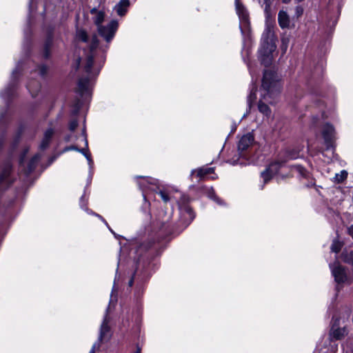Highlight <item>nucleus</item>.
Wrapping results in <instances>:
<instances>
[{"mask_svg":"<svg viewBox=\"0 0 353 353\" xmlns=\"http://www.w3.org/2000/svg\"><path fill=\"white\" fill-rule=\"evenodd\" d=\"M256 99V95L254 92H252L249 97V102L251 103V101L254 100Z\"/></svg>","mask_w":353,"mask_h":353,"instance_id":"31","label":"nucleus"},{"mask_svg":"<svg viewBox=\"0 0 353 353\" xmlns=\"http://www.w3.org/2000/svg\"><path fill=\"white\" fill-rule=\"evenodd\" d=\"M261 41V46L259 50V58L261 63L268 66L272 63V52L276 49L273 33L269 28L263 32Z\"/></svg>","mask_w":353,"mask_h":353,"instance_id":"2","label":"nucleus"},{"mask_svg":"<svg viewBox=\"0 0 353 353\" xmlns=\"http://www.w3.org/2000/svg\"><path fill=\"white\" fill-rule=\"evenodd\" d=\"M288 42H289L288 38L282 39V45H283L282 48H283V51L286 50V49L288 48Z\"/></svg>","mask_w":353,"mask_h":353,"instance_id":"27","label":"nucleus"},{"mask_svg":"<svg viewBox=\"0 0 353 353\" xmlns=\"http://www.w3.org/2000/svg\"><path fill=\"white\" fill-rule=\"evenodd\" d=\"M119 23L116 20L111 21L107 26L97 27V30L101 37L104 38L107 42H110L118 29Z\"/></svg>","mask_w":353,"mask_h":353,"instance_id":"3","label":"nucleus"},{"mask_svg":"<svg viewBox=\"0 0 353 353\" xmlns=\"http://www.w3.org/2000/svg\"><path fill=\"white\" fill-rule=\"evenodd\" d=\"M100 346L99 344H97V343H94L92 347V349L90 350V352L89 353H95V349L96 348H99Z\"/></svg>","mask_w":353,"mask_h":353,"instance_id":"29","label":"nucleus"},{"mask_svg":"<svg viewBox=\"0 0 353 353\" xmlns=\"http://www.w3.org/2000/svg\"><path fill=\"white\" fill-rule=\"evenodd\" d=\"M347 334V332L345 327H339L337 320H336L332 325L330 336L334 339L339 340L343 338Z\"/></svg>","mask_w":353,"mask_h":353,"instance_id":"8","label":"nucleus"},{"mask_svg":"<svg viewBox=\"0 0 353 353\" xmlns=\"http://www.w3.org/2000/svg\"><path fill=\"white\" fill-rule=\"evenodd\" d=\"M81 59L78 60V64H80Z\"/></svg>","mask_w":353,"mask_h":353,"instance_id":"43","label":"nucleus"},{"mask_svg":"<svg viewBox=\"0 0 353 353\" xmlns=\"http://www.w3.org/2000/svg\"><path fill=\"white\" fill-rule=\"evenodd\" d=\"M348 233L352 237L353 239V225H351L349 228H348Z\"/></svg>","mask_w":353,"mask_h":353,"instance_id":"33","label":"nucleus"},{"mask_svg":"<svg viewBox=\"0 0 353 353\" xmlns=\"http://www.w3.org/2000/svg\"><path fill=\"white\" fill-rule=\"evenodd\" d=\"M322 134L325 142L327 144V147H331L334 138V129L333 126L328 123L325 124L323 127Z\"/></svg>","mask_w":353,"mask_h":353,"instance_id":"5","label":"nucleus"},{"mask_svg":"<svg viewBox=\"0 0 353 353\" xmlns=\"http://www.w3.org/2000/svg\"><path fill=\"white\" fill-rule=\"evenodd\" d=\"M279 24L281 28H288L290 25V18L286 12L281 10L278 14Z\"/></svg>","mask_w":353,"mask_h":353,"instance_id":"12","label":"nucleus"},{"mask_svg":"<svg viewBox=\"0 0 353 353\" xmlns=\"http://www.w3.org/2000/svg\"><path fill=\"white\" fill-rule=\"evenodd\" d=\"M265 12H268V10L270 9V3L268 2V0H265Z\"/></svg>","mask_w":353,"mask_h":353,"instance_id":"32","label":"nucleus"},{"mask_svg":"<svg viewBox=\"0 0 353 353\" xmlns=\"http://www.w3.org/2000/svg\"><path fill=\"white\" fill-rule=\"evenodd\" d=\"M236 8L239 15V17L245 23H247L248 17V13L244 9L243 6L239 2L238 0H236Z\"/></svg>","mask_w":353,"mask_h":353,"instance_id":"15","label":"nucleus"},{"mask_svg":"<svg viewBox=\"0 0 353 353\" xmlns=\"http://www.w3.org/2000/svg\"><path fill=\"white\" fill-rule=\"evenodd\" d=\"M213 168H201L196 170H194L192 174H196V176L199 178H202L204 176L213 172Z\"/></svg>","mask_w":353,"mask_h":353,"instance_id":"16","label":"nucleus"},{"mask_svg":"<svg viewBox=\"0 0 353 353\" xmlns=\"http://www.w3.org/2000/svg\"><path fill=\"white\" fill-rule=\"evenodd\" d=\"M159 194L164 202H168L170 200L168 195L165 192L161 191Z\"/></svg>","mask_w":353,"mask_h":353,"instance_id":"26","label":"nucleus"},{"mask_svg":"<svg viewBox=\"0 0 353 353\" xmlns=\"http://www.w3.org/2000/svg\"><path fill=\"white\" fill-rule=\"evenodd\" d=\"M132 283H133V280L131 279L130 281H129V285L130 286H132Z\"/></svg>","mask_w":353,"mask_h":353,"instance_id":"37","label":"nucleus"},{"mask_svg":"<svg viewBox=\"0 0 353 353\" xmlns=\"http://www.w3.org/2000/svg\"><path fill=\"white\" fill-rule=\"evenodd\" d=\"M135 353H141V350L140 349H138Z\"/></svg>","mask_w":353,"mask_h":353,"instance_id":"40","label":"nucleus"},{"mask_svg":"<svg viewBox=\"0 0 353 353\" xmlns=\"http://www.w3.org/2000/svg\"><path fill=\"white\" fill-rule=\"evenodd\" d=\"M347 176V172L345 170H342L340 173H337L335 175V181L337 183L342 182Z\"/></svg>","mask_w":353,"mask_h":353,"instance_id":"22","label":"nucleus"},{"mask_svg":"<svg viewBox=\"0 0 353 353\" xmlns=\"http://www.w3.org/2000/svg\"><path fill=\"white\" fill-rule=\"evenodd\" d=\"M9 173H10V171L8 169L6 170L3 172V174H2V177L3 178H6L7 176L9 175Z\"/></svg>","mask_w":353,"mask_h":353,"instance_id":"34","label":"nucleus"},{"mask_svg":"<svg viewBox=\"0 0 353 353\" xmlns=\"http://www.w3.org/2000/svg\"><path fill=\"white\" fill-rule=\"evenodd\" d=\"M98 45V39L96 35H94L89 48V52L88 53L86 52V57L83 61L85 70L89 75H92V74H91L90 69L93 63L92 59L94 54V50L97 48Z\"/></svg>","mask_w":353,"mask_h":353,"instance_id":"4","label":"nucleus"},{"mask_svg":"<svg viewBox=\"0 0 353 353\" xmlns=\"http://www.w3.org/2000/svg\"><path fill=\"white\" fill-rule=\"evenodd\" d=\"M77 125H78V123H77V120L71 121L70 123V125H69L70 130L71 131H74L76 129V128L77 127Z\"/></svg>","mask_w":353,"mask_h":353,"instance_id":"25","label":"nucleus"},{"mask_svg":"<svg viewBox=\"0 0 353 353\" xmlns=\"http://www.w3.org/2000/svg\"><path fill=\"white\" fill-rule=\"evenodd\" d=\"M89 79L81 78L79 79L77 85V90L81 94H83L88 92L89 89Z\"/></svg>","mask_w":353,"mask_h":353,"instance_id":"13","label":"nucleus"},{"mask_svg":"<svg viewBox=\"0 0 353 353\" xmlns=\"http://www.w3.org/2000/svg\"><path fill=\"white\" fill-rule=\"evenodd\" d=\"M109 321V319L108 317V315L106 314L105 316L104 317L103 321L100 328L99 340L101 342L103 341L108 340L110 338V327L108 325Z\"/></svg>","mask_w":353,"mask_h":353,"instance_id":"7","label":"nucleus"},{"mask_svg":"<svg viewBox=\"0 0 353 353\" xmlns=\"http://www.w3.org/2000/svg\"><path fill=\"white\" fill-rule=\"evenodd\" d=\"M129 6V0H120V1L114 6V10L118 15L123 17L127 12Z\"/></svg>","mask_w":353,"mask_h":353,"instance_id":"10","label":"nucleus"},{"mask_svg":"<svg viewBox=\"0 0 353 353\" xmlns=\"http://www.w3.org/2000/svg\"><path fill=\"white\" fill-rule=\"evenodd\" d=\"M341 259L344 262L353 265V251H343L341 254Z\"/></svg>","mask_w":353,"mask_h":353,"instance_id":"17","label":"nucleus"},{"mask_svg":"<svg viewBox=\"0 0 353 353\" xmlns=\"http://www.w3.org/2000/svg\"><path fill=\"white\" fill-rule=\"evenodd\" d=\"M332 272L336 283H341L347 281L345 269L339 264H336L332 268Z\"/></svg>","mask_w":353,"mask_h":353,"instance_id":"6","label":"nucleus"},{"mask_svg":"<svg viewBox=\"0 0 353 353\" xmlns=\"http://www.w3.org/2000/svg\"><path fill=\"white\" fill-rule=\"evenodd\" d=\"M254 141V137L251 134L243 135L240 139L238 145V149L242 153L251 146Z\"/></svg>","mask_w":353,"mask_h":353,"instance_id":"9","label":"nucleus"},{"mask_svg":"<svg viewBox=\"0 0 353 353\" xmlns=\"http://www.w3.org/2000/svg\"><path fill=\"white\" fill-rule=\"evenodd\" d=\"M79 150L77 148V147H76V146H72V147H71V148H69L65 149V150L66 151V150Z\"/></svg>","mask_w":353,"mask_h":353,"instance_id":"35","label":"nucleus"},{"mask_svg":"<svg viewBox=\"0 0 353 353\" xmlns=\"http://www.w3.org/2000/svg\"><path fill=\"white\" fill-rule=\"evenodd\" d=\"M46 71H47V68L44 65H41L38 68L39 73L42 76H43L46 73Z\"/></svg>","mask_w":353,"mask_h":353,"instance_id":"28","label":"nucleus"},{"mask_svg":"<svg viewBox=\"0 0 353 353\" xmlns=\"http://www.w3.org/2000/svg\"><path fill=\"white\" fill-rule=\"evenodd\" d=\"M77 37L79 40H81L83 42L88 41V35L85 30H78L77 32Z\"/></svg>","mask_w":353,"mask_h":353,"instance_id":"21","label":"nucleus"},{"mask_svg":"<svg viewBox=\"0 0 353 353\" xmlns=\"http://www.w3.org/2000/svg\"><path fill=\"white\" fill-rule=\"evenodd\" d=\"M282 163H283V162L275 161L271 163L268 168V169L269 172H270L272 174L274 175L279 172V170L281 168Z\"/></svg>","mask_w":353,"mask_h":353,"instance_id":"18","label":"nucleus"},{"mask_svg":"<svg viewBox=\"0 0 353 353\" xmlns=\"http://www.w3.org/2000/svg\"><path fill=\"white\" fill-rule=\"evenodd\" d=\"M45 57H48V52L47 51V50H46V52H45Z\"/></svg>","mask_w":353,"mask_h":353,"instance_id":"38","label":"nucleus"},{"mask_svg":"<svg viewBox=\"0 0 353 353\" xmlns=\"http://www.w3.org/2000/svg\"><path fill=\"white\" fill-rule=\"evenodd\" d=\"M84 140H85V146H86V148H88V141H87L86 137L84 138Z\"/></svg>","mask_w":353,"mask_h":353,"instance_id":"36","label":"nucleus"},{"mask_svg":"<svg viewBox=\"0 0 353 353\" xmlns=\"http://www.w3.org/2000/svg\"><path fill=\"white\" fill-rule=\"evenodd\" d=\"M137 178L141 179V181H139L138 183H139V185L141 188H146L145 182H147L148 183H153L154 180L152 179H149V178L143 177V176H138Z\"/></svg>","mask_w":353,"mask_h":353,"instance_id":"23","label":"nucleus"},{"mask_svg":"<svg viewBox=\"0 0 353 353\" xmlns=\"http://www.w3.org/2000/svg\"><path fill=\"white\" fill-rule=\"evenodd\" d=\"M79 152H81V153H83V154L85 156V157H86L88 160H90V156H89V154L87 153V152H86V150H85V149H81V150H79Z\"/></svg>","mask_w":353,"mask_h":353,"instance_id":"30","label":"nucleus"},{"mask_svg":"<svg viewBox=\"0 0 353 353\" xmlns=\"http://www.w3.org/2000/svg\"><path fill=\"white\" fill-rule=\"evenodd\" d=\"M39 154H36L32 157L31 161L30 162L29 171H31L34 168V163L39 159Z\"/></svg>","mask_w":353,"mask_h":353,"instance_id":"24","label":"nucleus"},{"mask_svg":"<svg viewBox=\"0 0 353 353\" xmlns=\"http://www.w3.org/2000/svg\"><path fill=\"white\" fill-rule=\"evenodd\" d=\"M90 13L94 15L93 21L94 24L99 27L101 26L105 18V12L102 10H98L97 8H92Z\"/></svg>","mask_w":353,"mask_h":353,"instance_id":"11","label":"nucleus"},{"mask_svg":"<svg viewBox=\"0 0 353 353\" xmlns=\"http://www.w3.org/2000/svg\"><path fill=\"white\" fill-rule=\"evenodd\" d=\"M343 245V243L341 241L337 239H334L331 245V250L335 253H338L341 250Z\"/></svg>","mask_w":353,"mask_h":353,"instance_id":"19","label":"nucleus"},{"mask_svg":"<svg viewBox=\"0 0 353 353\" xmlns=\"http://www.w3.org/2000/svg\"><path fill=\"white\" fill-rule=\"evenodd\" d=\"M283 3H288L290 2L291 0H282Z\"/></svg>","mask_w":353,"mask_h":353,"instance_id":"39","label":"nucleus"},{"mask_svg":"<svg viewBox=\"0 0 353 353\" xmlns=\"http://www.w3.org/2000/svg\"><path fill=\"white\" fill-rule=\"evenodd\" d=\"M52 134H53V130L52 129H48L46 131V132L44 134V137H43V139L41 143V145H40V148L42 150H44L48 147L49 142L52 137Z\"/></svg>","mask_w":353,"mask_h":353,"instance_id":"14","label":"nucleus"},{"mask_svg":"<svg viewBox=\"0 0 353 353\" xmlns=\"http://www.w3.org/2000/svg\"><path fill=\"white\" fill-rule=\"evenodd\" d=\"M261 176L263 180V183L265 184L272 178L274 174L269 172L268 169L267 168L265 170L261 172Z\"/></svg>","mask_w":353,"mask_h":353,"instance_id":"20","label":"nucleus"},{"mask_svg":"<svg viewBox=\"0 0 353 353\" xmlns=\"http://www.w3.org/2000/svg\"><path fill=\"white\" fill-rule=\"evenodd\" d=\"M280 90L281 85L278 74L272 70H265L260 90L261 99L258 105L259 110L261 113L265 116L270 114L271 111L265 102L272 103L273 99L279 94Z\"/></svg>","mask_w":353,"mask_h":353,"instance_id":"1","label":"nucleus"},{"mask_svg":"<svg viewBox=\"0 0 353 353\" xmlns=\"http://www.w3.org/2000/svg\"><path fill=\"white\" fill-rule=\"evenodd\" d=\"M303 0H296L297 2H301Z\"/></svg>","mask_w":353,"mask_h":353,"instance_id":"42","label":"nucleus"},{"mask_svg":"<svg viewBox=\"0 0 353 353\" xmlns=\"http://www.w3.org/2000/svg\"><path fill=\"white\" fill-rule=\"evenodd\" d=\"M98 73H99V70H97L96 72H94V73L93 74V75H96V74H97Z\"/></svg>","mask_w":353,"mask_h":353,"instance_id":"41","label":"nucleus"}]
</instances>
